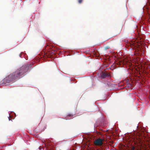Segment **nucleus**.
<instances>
[{
    "mask_svg": "<svg viewBox=\"0 0 150 150\" xmlns=\"http://www.w3.org/2000/svg\"><path fill=\"white\" fill-rule=\"evenodd\" d=\"M28 67L26 66H23L13 73L8 75L2 81V84L10 83L15 81L16 79L20 78L27 71Z\"/></svg>",
    "mask_w": 150,
    "mask_h": 150,
    "instance_id": "nucleus-1",
    "label": "nucleus"
},
{
    "mask_svg": "<svg viewBox=\"0 0 150 150\" xmlns=\"http://www.w3.org/2000/svg\"><path fill=\"white\" fill-rule=\"evenodd\" d=\"M103 139H98L94 141V144L96 146H101L103 144Z\"/></svg>",
    "mask_w": 150,
    "mask_h": 150,
    "instance_id": "nucleus-2",
    "label": "nucleus"
},
{
    "mask_svg": "<svg viewBox=\"0 0 150 150\" xmlns=\"http://www.w3.org/2000/svg\"><path fill=\"white\" fill-rule=\"evenodd\" d=\"M107 70V69H106L104 70V72H103L101 74V76L103 78H105L106 77H110V75L109 73H105V72H106V71Z\"/></svg>",
    "mask_w": 150,
    "mask_h": 150,
    "instance_id": "nucleus-3",
    "label": "nucleus"
},
{
    "mask_svg": "<svg viewBox=\"0 0 150 150\" xmlns=\"http://www.w3.org/2000/svg\"><path fill=\"white\" fill-rule=\"evenodd\" d=\"M43 144H44V147H47L49 146L50 145V141H49L48 140L46 139V140H43Z\"/></svg>",
    "mask_w": 150,
    "mask_h": 150,
    "instance_id": "nucleus-4",
    "label": "nucleus"
},
{
    "mask_svg": "<svg viewBox=\"0 0 150 150\" xmlns=\"http://www.w3.org/2000/svg\"><path fill=\"white\" fill-rule=\"evenodd\" d=\"M129 46H130V47H131V48L132 49H136L137 48L135 44L132 42L131 43H129Z\"/></svg>",
    "mask_w": 150,
    "mask_h": 150,
    "instance_id": "nucleus-5",
    "label": "nucleus"
},
{
    "mask_svg": "<svg viewBox=\"0 0 150 150\" xmlns=\"http://www.w3.org/2000/svg\"><path fill=\"white\" fill-rule=\"evenodd\" d=\"M126 86L128 88H130L132 86V84L130 83H127V85Z\"/></svg>",
    "mask_w": 150,
    "mask_h": 150,
    "instance_id": "nucleus-6",
    "label": "nucleus"
},
{
    "mask_svg": "<svg viewBox=\"0 0 150 150\" xmlns=\"http://www.w3.org/2000/svg\"><path fill=\"white\" fill-rule=\"evenodd\" d=\"M122 29V28H120V30H119V31H118V32H117V33H116V34L115 35V36H116V35H117L119 34H120V31H121V30Z\"/></svg>",
    "mask_w": 150,
    "mask_h": 150,
    "instance_id": "nucleus-7",
    "label": "nucleus"
},
{
    "mask_svg": "<svg viewBox=\"0 0 150 150\" xmlns=\"http://www.w3.org/2000/svg\"><path fill=\"white\" fill-rule=\"evenodd\" d=\"M147 145H148V146L150 148V142H147Z\"/></svg>",
    "mask_w": 150,
    "mask_h": 150,
    "instance_id": "nucleus-8",
    "label": "nucleus"
},
{
    "mask_svg": "<svg viewBox=\"0 0 150 150\" xmlns=\"http://www.w3.org/2000/svg\"><path fill=\"white\" fill-rule=\"evenodd\" d=\"M83 1V0H78L79 3L80 4Z\"/></svg>",
    "mask_w": 150,
    "mask_h": 150,
    "instance_id": "nucleus-9",
    "label": "nucleus"
},
{
    "mask_svg": "<svg viewBox=\"0 0 150 150\" xmlns=\"http://www.w3.org/2000/svg\"><path fill=\"white\" fill-rule=\"evenodd\" d=\"M105 50H107V49H108V46L106 47H105Z\"/></svg>",
    "mask_w": 150,
    "mask_h": 150,
    "instance_id": "nucleus-10",
    "label": "nucleus"
},
{
    "mask_svg": "<svg viewBox=\"0 0 150 150\" xmlns=\"http://www.w3.org/2000/svg\"><path fill=\"white\" fill-rule=\"evenodd\" d=\"M149 66H147L146 67V69H149Z\"/></svg>",
    "mask_w": 150,
    "mask_h": 150,
    "instance_id": "nucleus-11",
    "label": "nucleus"
},
{
    "mask_svg": "<svg viewBox=\"0 0 150 150\" xmlns=\"http://www.w3.org/2000/svg\"><path fill=\"white\" fill-rule=\"evenodd\" d=\"M68 116H69L70 117H71L72 116L71 115H69Z\"/></svg>",
    "mask_w": 150,
    "mask_h": 150,
    "instance_id": "nucleus-12",
    "label": "nucleus"
},
{
    "mask_svg": "<svg viewBox=\"0 0 150 150\" xmlns=\"http://www.w3.org/2000/svg\"><path fill=\"white\" fill-rule=\"evenodd\" d=\"M9 120H10V119H9Z\"/></svg>",
    "mask_w": 150,
    "mask_h": 150,
    "instance_id": "nucleus-13",
    "label": "nucleus"
}]
</instances>
